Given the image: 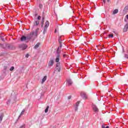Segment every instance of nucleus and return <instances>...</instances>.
<instances>
[{
	"mask_svg": "<svg viewBox=\"0 0 128 128\" xmlns=\"http://www.w3.org/2000/svg\"><path fill=\"white\" fill-rule=\"evenodd\" d=\"M28 40V38L26 36H22L21 38V40L22 42H24V40Z\"/></svg>",
	"mask_w": 128,
	"mask_h": 128,
	"instance_id": "10",
	"label": "nucleus"
},
{
	"mask_svg": "<svg viewBox=\"0 0 128 128\" xmlns=\"http://www.w3.org/2000/svg\"><path fill=\"white\" fill-rule=\"evenodd\" d=\"M60 66V62L57 63L56 64V70H58L59 72H60V70H61Z\"/></svg>",
	"mask_w": 128,
	"mask_h": 128,
	"instance_id": "2",
	"label": "nucleus"
},
{
	"mask_svg": "<svg viewBox=\"0 0 128 128\" xmlns=\"http://www.w3.org/2000/svg\"><path fill=\"white\" fill-rule=\"evenodd\" d=\"M124 57H125L126 58H128V54H125Z\"/></svg>",
	"mask_w": 128,
	"mask_h": 128,
	"instance_id": "29",
	"label": "nucleus"
},
{
	"mask_svg": "<svg viewBox=\"0 0 128 128\" xmlns=\"http://www.w3.org/2000/svg\"><path fill=\"white\" fill-rule=\"evenodd\" d=\"M60 55H57L56 58V62H60Z\"/></svg>",
	"mask_w": 128,
	"mask_h": 128,
	"instance_id": "8",
	"label": "nucleus"
},
{
	"mask_svg": "<svg viewBox=\"0 0 128 128\" xmlns=\"http://www.w3.org/2000/svg\"><path fill=\"white\" fill-rule=\"evenodd\" d=\"M54 60H50L48 63V66H54Z\"/></svg>",
	"mask_w": 128,
	"mask_h": 128,
	"instance_id": "4",
	"label": "nucleus"
},
{
	"mask_svg": "<svg viewBox=\"0 0 128 128\" xmlns=\"http://www.w3.org/2000/svg\"><path fill=\"white\" fill-rule=\"evenodd\" d=\"M2 118H4V114H0V122L2 120Z\"/></svg>",
	"mask_w": 128,
	"mask_h": 128,
	"instance_id": "14",
	"label": "nucleus"
},
{
	"mask_svg": "<svg viewBox=\"0 0 128 128\" xmlns=\"http://www.w3.org/2000/svg\"><path fill=\"white\" fill-rule=\"evenodd\" d=\"M48 78V76H45L44 78L42 79V84H44L46 80V78Z\"/></svg>",
	"mask_w": 128,
	"mask_h": 128,
	"instance_id": "11",
	"label": "nucleus"
},
{
	"mask_svg": "<svg viewBox=\"0 0 128 128\" xmlns=\"http://www.w3.org/2000/svg\"><path fill=\"white\" fill-rule=\"evenodd\" d=\"M113 32H115L116 33V32L115 31H113Z\"/></svg>",
	"mask_w": 128,
	"mask_h": 128,
	"instance_id": "40",
	"label": "nucleus"
},
{
	"mask_svg": "<svg viewBox=\"0 0 128 128\" xmlns=\"http://www.w3.org/2000/svg\"><path fill=\"white\" fill-rule=\"evenodd\" d=\"M38 20H40V16H38Z\"/></svg>",
	"mask_w": 128,
	"mask_h": 128,
	"instance_id": "32",
	"label": "nucleus"
},
{
	"mask_svg": "<svg viewBox=\"0 0 128 128\" xmlns=\"http://www.w3.org/2000/svg\"><path fill=\"white\" fill-rule=\"evenodd\" d=\"M80 102L79 101L76 103V105L75 106L76 110H78V105L80 104Z\"/></svg>",
	"mask_w": 128,
	"mask_h": 128,
	"instance_id": "12",
	"label": "nucleus"
},
{
	"mask_svg": "<svg viewBox=\"0 0 128 128\" xmlns=\"http://www.w3.org/2000/svg\"><path fill=\"white\" fill-rule=\"evenodd\" d=\"M108 2H110V0H107Z\"/></svg>",
	"mask_w": 128,
	"mask_h": 128,
	"instance_id": "38",
	"label": "nucleus"
},
{
	"mask_svg": "<svg viewBox=\"0 0 128 128\" xmlns=\"http://www.w3.org/2000/svg\"><path fill=\"white\" fill-rule=\"evenodd\" d=\"M118 9H115L113 12H112V14H118Z\"/></svg>",
	"mask_w": 128,
	"mask_h": 128,
	"instance_id": "13",
	"label": "nucleus"
},
{
	"mask_svg": "<svg viewBox=\"0 0 128 128\" xmlns=\"http://www.w3.org/2000/svg\"><path fill=\"white\" fill-rule=\"evenodd\" d=\"M66 56H68V54H63V56H64V58H66Z\"/></svg>",
	"mask_w": 128,
	"mask_h": 128,
	"instance_id": "31",
	"label": "nucleus"
},
{
	"mask_svg": "<svg viewBox=\"0 0 128 128\" xmlns=\"http://www.w3.org/2000/svg\"><path fill=\"white\" fill-rule=\"evenodd\" d=\"M7 68H8V66H4V70H6Z\"/></svg>",
	"mask_w": 128,
	"mask_h": 128,
	"instance_id": "25",
	"label": "nucleus"
},
{
	"mask_svg": "<svg viewBox=\"0 0 128 128\" xmlns=\"http://www.w3.org/2000/svg\"><path fill=\"white\" fill-rule=\"evenodd\" d=\"M2 40L4 41V39H3V38H2Z\"/></svg>",
	"mask_w": 128,
	"mask_h": 128,
	"instance_id": "39",
	"label": "nucleus"
},
{
	"mask_svg": "<svg viewBox=\"0 0 128 128\" xmlns=\"http://www.w3.org/2000/svg\"><path fill=\"white\" fill-rule=\"evenodd\" d=\"M14 70V66H12V67L10 68V72H12V70Z\"/></svg>",
	"mask_w": 128,
	"mask_h": 128,
	"instance_id": "21",
	"label": "nucleus"
},
{
	"mask_svg": "<svg viewBox=\"0 0 128 128\" xmlns=\"http://www.w3.org/2000/svg\"><path fill=\"white\" fill-rule=\"evenodd\" d=\"M102 128H110V127L108 126H107L106 127V126H102Z\"/></svg>",
	"mask_w": 128,
	"mask_h": 128,
	"instance_id": "27",
	"label": "nucleus"
},
{
	"mask_svg": "<svg viewBox=\"0 0 128 128\" xmlns=\"http://www.w3.org/2000/svg\"><path fill=\"white\" fill-rule=\"evenodd\" d=\"M72 82L70 80H68V86H72Z\"/></svg>",
	"mask_w": 128,
	"mask_h": 128,
	"instance_id": "15",
	"label": "nucleus"
},
{
	"mask_svg": "<svg viewBox=\"0 0 128 128\" xmlns=\"http://www.w3.org/2000/svg\"><path fill=\"white\" fill-rule=\"evenodd\" d=\"M36 26H38L40 24V21H36Z\"/></svg>",
	"mask_w": 128,
	"mask_h": 128,
	"instance_id": "23",
	"label": "nucleus"
},
{
	"mask_svg": "<svg viewBox=\"0 0 128 128\" xmlns=\"http://www.w3.org/2000/svg\"><path fill=\"white\" fill-rule=\"evenodd\" d=\"M126 18L127 20H128V14L126 16Z\"/></svg>",
	"mask_w": 128,
	"mask_h": 128,
	"instance_id": "35",
	"label": "nucleus"
},
{
	"mask_svg": "<svg viewBox=\"0 0 128 128\" xmlns=\"http://www.w3.org/2000/svg\"><path fill=\"white\" fill-rule=\"evenodd\" d=\"M93 110L94 112H98V108L96 106H93Z\"/></svg>",
	"mask_w": 128,
	"mask_h": 128,
	"instance_id": "7",
	"label": "nucleus"
},
{
	"mask_svg": "<svg viewBox=\"0 0 128 128\" xmlns=\"http://www.w3.org/2000/svg\"><path fill=\"white\" fill-rule=\"evenodd\" d=\"M38 46H40V43H37L34 48H38Z\"/></svg>",
	"mask_w": 128,
	"mask_h": 128,
	"instance_id": "17",
	"label": "nucleus"
},
{
	"mask_svg": "<svg viewBox=\"0 0 128 128\" xmlns=\"http://www.w3.org/2000/svg\"><path fill=\"white\" fill-rule=\"evenodd\" d=\"M59 44H60V48H62V40H58Z\"/></svg>",
	"mask_w": 128,
	"mask_h": 128,
	"instance_id": "16",
	"label": "nucleus"
},
{
	"mask_svg": "<svg viewBox=\"0 0 128 128\" xmlns=\"http://www.w3.org/2000/svg\"><path fill=\"white\" fill-rule=\"evenodd\" d=\"M48 108H50V106H48L46 108V110H44L45 112H48Z\"/></svg>",
	"mask_w": 128,
	"mask_h": 128,
	"instance_id": "20",
	"label": "nucleus"
},
{
	"mask_svg": "<svg viewBox=\"0 0 128 128\" xmlns=\"http://www.w3.org/2000/svg\"><path fill=\"white\" fill-rule=\"evenodd\" d=\"M124 10H128V6H126V7L124 8Z\"/></svg>",
	"mask_w": 128,
	"mask_h": 128,
	"instance_id": "26",
	"label": "nucleus"
},
{
	"mask_svg": "<svg viewBox=\"0 0 128 128\" xmlns=\"http://www.w3.org/2000/svg\"><path fill=\"white\" fill-rule=\"evenodd\" d=\"M128 24H126V26H124L123 31L124 32H128Z\"/></svg>",
	"mask_w": 128,
	"mask_h": 128,
	"instance_id": "9",
	"label": "nucleus"
},
{
	"mask_svg": "<svg viewBox=\"0 0 128 128\" xmlns=\"http://www.w3.org/2000/svg\"><path fill=\"white\" fill-rule=\"evenodd\" d=\"M41 26L42 28V26H44V24H42Z\"/></svg>",
	"mask_w": 128,
	"mask_h": 128,
	"instance_id": "36",
	"label": "nucleus"
},
{
	"mask_svg": "<svg viewBox=\"0 0 128 128\" xmlns=\"http://www.w3.org/2000/svg\"><path fill=\"white\" fill-rule=\"evenodd\" d=\"M56 32V29L55 30L54 33Z\"/></svg>",
	"mask_w": 128,
	"mask_h": 128,
	"instance_id": "37",
	"label": "nucleus"
},
{
	"mask_svg": "<svg viewBox=\"0 0 128 128\" xmlns=\"http://www.w3.org/2000/svg\"><path fill=\"white\" fill-rule=\"evenodd\" d=\"M32 36L33 34H32V32H31L30 34H28V36H27V38H28V40H30V38H32Z\"/></svg>",
	"mask_w": 128,
	"mask_h": 128,
	"instance_id": "6",
	"label": "nucleus"
},
{
	"mask_svg": "<svg viewBox=\"0 0 128 128\" xmlns=\"http://www.w3.org/2000/svg\"><path fill=\"white\" fill-rule=\"evenodd\" d=\"M42 7H43L42 4H39V8H42Z\"/></svg>",
	"mask_w": 128,
	"mask_h": 128,
	"instance_id": "22",
	"label": "nucleus"
},
{
	"mask_svg": "<svg viewBox=\"0 0 128 128\" xmlns=\"http://www.w3.org/2000/svg\"><path fill=\"white\" fill-rule=\"evenodd\" d=\"M24 114V110H22V112H21V114H20V116H22V114Z\"/></svg>",
	"mask_w": 128,
	"mask_h": 128,
	"instance_id": "24",
	"label": "nucleus"
},
{
	"mask_svg": "<svg viewBox=\"0 0 128 128\" xmlns=\"http://www.w3.org/2000/svg\"><path fill=\"white\" fill-rule=\"evenodd\" d=\"M28 56H30V54H26V58H28Z\"/></svg>",
	"mask_w": 128,
	"mask_h": 128,
	"instance_id": "30",
	"label": "nucleus"
},
{
	"mask_svg": "<svg viewBox=\"0 0 128 128\" xmlns=\"http://www.w3.org/2000/svg\"><path fill=\"white\" fill-rule=\"evenodd\" d=\"M108 38H114V34H110L108 35Z\"/></svg>",
	"mask_w": 128,
	"mask_h": 128,
	"instance_id": "18",
	"label": "nucleus"
},
{
	"mask_svg": "<svg viewBox=\"0 0 128 128\" xmlns=\"http://www.w3.org/2000/svg\"><path fill=\"white\" fill-rule=\"evenodd\" d=\"M26 48H28L27 46H24V48H23V50H26Z\"/></svg>",
	"mask_w": 128,
	"mask_h": 128,
	"instance_id": "28",
	"label": "nucleus"
},
{
	"mask_svg": "<svg viewBox=\"0 0 128 128\" xmlns=\"http://www.w3.org/2000/svg\"><path fill=\"white\" fill-rule=\"evenodd\" d=\"M84 98H86V96L85 94H84Z\"/></svg>",
	"mask_w": 128,
	"mask_h": 128,
	"instance_id": "33",
	"label": "nucleus"
},
{
	"mask_svg": "<svg viewBox=\"0 0 128 128\" xmlns=\"http://www.w3.org/2000/svg\"><path fill=\"white\" fill-rule=\"evenodd\" d=\"M60 48H62L58 47L57 49V52H56L57 56H60V52H62V50H60Z\"/></svg>",
	"mask_w": 128,
	"mask_h": 128,
	"instance_id": "5",
	"label": "nucleus"
},
{
	"mask_svg": "<svg viewBox=\"0 0 128 128\" xmlns=\"http://www.w3.org/2000/svg\"><path fill=\"white\" fill-rule=\"evenodd\" d=\"M104 4H106V0H102Z\"/></svg>",
	"mask_w": 128,
	"mask_h": 128,
	"instance_id": "34",
	"label": "nucleus"
},
{
	"mask_svg": "<svg viewBox=\"0 0 128 128\" xmlns=\"http://www.w3.org/2000/svg\"><path fill=\"white\" fill-rule=\"evenodd\" d=\"M38 30H40V28H37L36 29V30H35V32H32V34L33 36H38Z\"/></svg>",
	"mask_w": 128,
	"mask_h": 128,
	"instance_id": "3",
	"label": "nucleus"
},
{
	"mask_svg": "<svg viewBox=\"0 0 128 128\" xmlns=\"http://www.w3.org/2000/svg\"><path fill=\"white\" fill-rule=\"evenodd\" d=\"M49 26H50V22H48V21H46L44 24V30H43L44 34H46V32H48V28Z\"/></svg>",
	"mask_w": 128,
	"mask_h": 128,
	"instance_id": "1",
	"label": "nucleus"
},
{
	"mask_svg": "<svg viewBox=\"0 0 128 128\" xmlns=\"http://www.w3.org/2000/svg\"><path fill=\"white\" fill-rule=\"evenodd\" d=\"M42 24H44V17L42 18Z\"/></svg>",
	"mask_w": 128,
	"mask_h": 128,
	"instance_id": "19",
	"label": "nucleus"
}]
</instances>
